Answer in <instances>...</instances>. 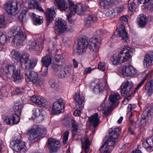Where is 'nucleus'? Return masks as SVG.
I'll use <instances>...</instances> for the list:
<instances>
[{"instance_id":"3","label":"nucleus","mask_w":153,"mask_h":153,"mask_svg":"<svg viewBox=\"0 0 153 153\" xmlns=\"http://www.w3.org/2000/svg\"><path fill=\"white\" fill-rule=\"evenodd\" d=\"M46 129L40 125H34L32 128L28 130L26 133L27 137L31 142L37 141L42 134H47Z\"/></svg>"},{"instance_id":"46","label":"nucleus","mask_w":153,"mask_h":153,"mask_svg":"<svg viewBox=\"0 0 153 153\" xmlns=\"http://www.w3.org/2000/svg\"><path fill=\"white\" fill-rule=\"evenodd\" d=\"M71 123L72 124V131L73 133H76L77 132L78 126L77 125L76 122L74 119H72Z\"/></svg>"},{"instance_id":"7","label":"nucleus","mask_w":153,"mask_h":153,"mask_svg":"<svg viewBox=\"0 0 153 153\" xmlns=\"http://www.w3.org/2000/svg\"><path fill=\"white\" fill-rule=\"evenodd\" d=\"M119 72L123 76L133 77L136 74L137 70L132 66L123 65L119 68Z\"/></svg>"},{"instance_id":"43","label":"nucleus","mask_w":153,"mask_h":153,"mask_svg":"<svg viewBox=\"0 0 153 153\" xmlns=\"http://www.w3.org/2000/svg\"><path fill=\"white\" fill-rule=\"evenodd\" d=\"M40 109L38 108H34L32 110V118L33 119L37 118L39 120V117L40 114Z\"/></svg>"},{"instance_id":"35","label":"nucleus","mask_w":153,"mask_h":153,"mask_svg":"<svg viewBox=\"0 0 153 153\" xmlns=\"http://www.w3.org/2000/svg\"><path fill=\"white\" fill-rule=\"evenodd\" d=\"M111 60L114 65H118L123 63L120 54L117 55L116 54L113 55L111 58Z\"/></svg>"},{"instance_id":"50","label":"nucleus","mask_w":153,"mask_h":153,"mask_svg":"<svg viewBox=\"0 0 153 153\" xmlns=\"http://www.w3.org/2000/svg\"><path fill=\"white\" fill-rule=\"evenodd\" d=\"M40 114L39 117V122H41L43 120L46 116V112L43 109L40 110Z\"/></svg>"},{"instance_id":"59","label":"nucleus","mask_w":153,"mask_h":153,"mask_svg":"<svg viewBox=\"0 0 153 153\" xmlns=\"http://www.w3.org/2000/svg\"><path fill=\"white\" fill-rule=\"evenodd\" d=\"M24 88L19 87L16 88L15 90V91L17 94H21L24 92Z\"/></svg>"},{"instance_id":"24","label":"nucleus","mask_w":153,"mask_h":153,"mask_svg":"<svg viewBox=\"0 0 153 153\" xmlns=\"http://www.w3.org/2000/svg\"><path fill=\"white\" fill-rule=\"evenodd\" d=\"M98 113H96L88 118L90 124L93 125L95 128L97 126L99 123V120L98 118Z\"/></svg>"},{"instance_id":"16","label":"nucleus","mask_w":153,"mask_h":153,"mask_svg":"<svg viewBox=\"0 0 153 153\" xmlns=\"http://www.w3.org/2000/svg\"><path fill=\"white\" fill-rule=\"evenodd\" d=\"M14 1L8 2L5 6V9L7 13L11 15H15L17 13L18 7Z\"/></svg>"},{"instance_id":"4","label":"nucleus","mask_w":153,"mask_h":153,"mask_svg":"<svg viewBox=\"0 0 153 153\" xmlns=\"http://www.w3.org/2000/svg\"><path fill=\"white\" fill-rule=\"evenodd\" d=\"M92 43L89 42V39L88 40V37H85L81 39H79L78 41L77 46L76 48V52L79 55H81L83 53L84 51L88 48L90 50L92 51L96 52L97 51H94L92 49L90 48L92 47L93 48H94L93 46H91Z\"/></svg>"},{"instance_id":"20","label":"nucleus","mask_w":153,"mask_h":153,"mask_svg":"<svg viewBox=\"0 0 153 153\" xmlns=\"http://www.w3.org/2000/svg\"><path fill=\"white\" fill-rule=\"evenodd\" d=\"M54 3L61 11H66L68 9L67 3L65 0H54Z\"/></svg>"},{"instance_id":"56","label":"nucleus","mask_w":153,"mask_h":153,"mask_svg":"<svg viewBox=\"0 0 153 153\" xmlns=\"http://www.w3.org/2000/svg\"><path fill=\"white\" fill-rule=\"evenodd\" d=\"M33 83H34L37 86H41L43 83V80L42 79L37 78L35 80L34 82H33Z\"/></svg>"},{"instance_id":"55","label":"nucleus","mask_w":153,"mask_h":153,"mask_svg":"<svg viewBox=\"0 0 153 153\" xmlns=\"http://www.w3.org/2000/svg\"><path fill=\"white\" fill-rule=\"evenodd\" d=\"M131 0H129L128 2L129 4H130V6H128V9L131 11H133L135 10L136 8L135 4L134 2H130Z\"/></svg>"},{"instance_id":"40","label":"nucleus","mask_w":153,"mask_h":153,"mask_svg":"<svg viewBox=\"0 0 153 153\" xmlns=\"http://www.w3.org/2000/svg\"><path fill=\"white\" fill-rule=\"evenodd\" d=\"M31 17L33 20L34 23H36V25H40L43 22V21L40 19V16H36L33 13H31Z\"/></svg>"},{"instance_id":"41","label":"nucleus","mask_w":153,"mask_h":153,"mask_svg":"<svg viewBox=\"0 0 153 153\" xmlns=\"http://www.w3.org/2000/svg\"><path fill=\"white\" fill-rule=\"evenodd\" d=\"M12 58L16 60L18 62L21 61L20 59L21 53L20 52L16 50H13L12 51Z\"/></svg>"},{"instance_id":"62","label":"nucleus","mask_w":153,"mask_h":153,"mask_svg":"<svg viewBox=\"0 0 153 153\" xmlns=\"http://www.w3.org/2000/svg\"><path fill=\"white\" fill-rule=\"evenodd\" d=\"M93 70L91 67H87L85 68L83 71L84 75L88 74L90 73Z\"/></svg>"},{"instance_id":"36","label":"nucleus","mask_w":153,"mask_h":153,"mask_svg":"<svg viewBox=\"0 0 153 153\" xmlns=\"http://www.w3.org/2000/svg\"><path fill=\"white\" fill-rule=\"evenodd\" d=\"M71 71V68L70 67L67 66L62 70L60 72V75L62 78L67 77L69 76Z\"/></svg>"},{"instance_id":"32","label":"nucleus","mask_w":153,"mask_h":153,"mask_svg":"<svg viewBox=\"0 0 153 153\" xmlns=\"http://www.w3.org/2000/svg\"><path fill=\"white\" fill-rule=\"evenodd\" d=\"M29 7L30 9H36L42 12L44 10L39 3L36 0L30 1L29 2Z\"/></svg>"},{"instance_id":"34","label":"nucleus","mask_w":153,"mask_h":153,"mask_svg":"<svg viewBox=\"0 0 153 153\" xmlns=\"http://www.w3.org/2000/svg\"><path fill=\"white\" fill-rule=\"evenodd\" d=\"M145 90L149 95H151L153 92V80H151L146 82L145 85Z\"/></svg>"},{"instance_id":"39","label":"nucleus","mask_w":153,"mask_h":153,"mask_svg":"<svg viewBox=\"0 0 153 153\" xmlns=\"http://www.w3.org/2000/svg\"><path fill=\"white\" fill-rule=\"evenodd\" d=\"M23 108V106L21 104H17L15 105L13 107L14 114L20 115Z\"/></svg>"},{"instance_id":"29","label":"nucleus","mask_w":153,"mask_h":153,"mask_svg":"<svg viewBox=\"0 0 153 153\" xmlns=\"http://www.w3.org/2000/svg\"><path fill=\"white\" fill-rule=\"evenodd\" d=\"M84 99V97L80 94L76 95L74 98L76 107L79 108L83 107Z\"/></svg>"},{"instance_id":"10","label":"nucleus","mask_w":153,"mask_h":153,"mask_svg":"<svg viewBox=\"0 0 153 153\" xmlns=\"http://www.w3.org/2000/svg\"><path fill=\"white\" fill-rule=\"evenodd\" d=\"M65 101L63 99H59L53 104L52 111L55 114H60L64 111Z\"/></svg>"},{"instance_id":"53","label":"nucleus","mask_w":153,"mask_h":153,"mask_svg":"<svg viewBox=\"0 0 153 153\" xmlns=\"http://www.w3.org/2000/svg\"><path fill=\"white\" fill-rule=\"evenodd\" d=\"M62 64L59 63V64H54L52 66V67L54 71H58L62 67Z\"/></svg>"},{"instance_id":"14","label":"nucleus","mask_w":153,"mask_h":153,"mask_svg":"<svg viewBox=\"0 0 153 153\" xmlns=\"http://www.w3.org/2000/svg\"><path fill=\"white\" fill-rule=\"evenodd\" d=\"M48 146L51 153H56L60 147L59 142L53 138L48 139Z\"/></svg>"},{"instance_id":"52","label":"nucleus","mask_w":153,"mask_h":153,"mask_svg":"<svg viewBox=\"0 0 153 153\" xmlns=\"http://www.w3.org/2000/svg\"><path fill=\"white\" fill-rule=\"evenodd\" d=\"M69 135V132L68 131H66L64 133L63 138V142L64 145L67 143Z\"/></svg>"},{"instance_id":"26","label":"nucleus","mask_w":153,"mask_h":153,"mask_svg":"<svg viewBox=\"0 0 153 153\" xmlns=\"http://www.w3.org/2000/svg\"><path fill=\"white\" fill-rule=\"evenodd\" d=\"M83 6L81 4H79L76 5L72 12H71L70 15H73L75 13L79 15H82L85 12Z\"/></svg>"},{"instance_id":"28","label":"nucleus","mask_w":153,"mask_h":153,"mask_svg":"<svg viewBox=\"0 0 153 153\" xmlns=\"http://www.w3.org/2000/svg\"><path fill=\"white\" fill-rule=\"evenodd\" d=\"M82 143V148H84L85 153L88 152V150L89 148L90 141L88 137L85 136L81 139Z\"/></svg>"},{"instance_id":"64","label":"nucleus","mask_w":153,"mask_h":153,"mask_svg":"<svg viewBox=\"0 0 153 153\" xmlns=\"http://www.w3.org/2000/svg\"><path fill=\"white\" fill-rule=\"evenodd\" d=\"M128 18V16H121L120 18V20L121 22L123 23L127 21Z\"/></svg>"},{"instance_id":"15","label":"nucleus","mask_w":153,"mask_h":153,"mask_svg":"<svg viewBox=\"0 0 153 153\" xmlns=\"http://www.w3.org/2000/svg\"><path fill=\"white\" fill-rule=\"evenodd\" d=\"M30 100L35 103L42 107H45L48 104L47 100L44 97L41 96L34 95L31 97Z\"/></svg>"},{"instance_id":"19","label":"nucleus","mask_w":153,"mask_h":153,"mask_svg":"<svg viewBox=\"0 0 153 153\" xmlns=\"http://www.w3.org/2000/svg\"><path fill=\"white\" fill-rule=\"evenodd\" d=\"M153 62V51L148 52L144 57L143 64L145 67H147L152 65Z\"/></svg>"},{"instance_id":"5","label":"nucleus","mask_w":153,"mask_h":153,"mask_svg":"<svg viewBox=\"0 0 153 153\" xmlns=\"http://www.w3.org/2000/svg\"><path fill=\"white\" fill-rule=\"evenodd\" d=\"M103 35V33L101 30H97L95 35L89 39V42L92 43L91 46H93L94 48L90 47V48L92 49L94 51H97V49L100 47L101 44V37Z\"/></svg>"},{"instance_id":"27","label":"nucleus","mask_w":153,"mask_h":153,"mask_svg":"<svg viewBox=\"0 0 153 153\" xmlns=\"http://www.w3.org/2000/svg\"><path fill=\"white\" fill-rule=\"evenodd\" d=\"M40 43L39 42L38 45H37L36 42L35 40L29 41L28 42L29 47V49L30 50L35 49L36 50H38L39 49L38 48H39L40 47L39 46V45L41 46V47L42 48L43 41L42 39H40Z\"/></svg>"},{"instance_id":"60","label":"nucleus","mask_w":153,"mask_h":153,"mask_svg":"<svg viewBox=\"0 0 153 153\" xmlns=\"http://www.w3.org/2000/svg\"><path fill=\"white\" fill-rule=\"evenodd\" d=\"M136 107V105L135 104H129L128 107L127 114H128V113L130 112L131 111L132 109L135 108Z\"/></svg>"},{"instance_id":"61","label":"nucleus","mask_w":153,"mask_h":153,"mask_svg":"<svg viewBox=\"0 0 153 153\" xmlns=\"http://www.w3.org/2000/svg\"><path fill=\"white\" fill-rule=\"evenodd\" d=\"M124 5H120L118 7H117L116 9L117 13H119L122 12L124 10Z\"/></svg>"},{"instance_id":"22","label":"nucleus","mask_w":153,"mask_h":153,"mask_svg":"<svg viewBox=\"0 0 153 153\" xmlns=\"http://www.w3.org/2000/svg\"><path fill=\"white\" fill-rule=\"evenodd\" d=\"M25 78L27 82H34L38 78L37 74L34 71H25Z\"/></svg>"},{"instance_id":"47","label":"nucleus","mask_w":153,"mask_h":153,"mask_svg":"<svg viewBox=\"0 0 153 153\" xmlns=\"http://www.w3.org/2000/svg\"><path fill=\"white\" fill-rule=\"evenodd\" d=\"M29 56V54L27 53H25L21 55L20 56V59L21 60V61H19L21 64H23V63L27 60L28 59V57Z\"/></svg>"},{"instance_id":"48","label":"nucleus","mask_w":153,"mask_h":153,"mask_svg":"<svg viewBox=\"0 0 153 153\" xmlns=\"http://www.w3.org/2000/svg\"><path fill=\"white\" fill-rule=\"evenodd\" d=\"M68 1L69 4V8L68 9V12L70 15V12L71 13L72 12V11H73V9H74L76 5H74L73 2L71 0H68Z\"/></svg>"},{"instance_id":"25","label":"nucleus","mask_w":153,"mask_h":153,"mask_svg":"<svg viewBox=\"0 0 153 153\" xmlns=\"http://www.w3.org/2000/svg\"><path fill=\"white\" fill-rule=\"evenodd\" d=\"M142 142V146L145 148L151 149L153 148V134L151 137L148 138L146 140H143Z\"/></svg>"},{"instance_id":"45","label":"nucleus","mask_w":153,"mask_h":153,"mask_svg":"<svg viewBox=\"0 0 153 153\" xmlns=\"http://www.w3.org/2000/svg\"><path fill=\"white\" fill-rule=\"evenodd\" d=\"M113 0H100V4L102 7H105L113 2Z\"/></svg>"},{"instance_id":"63","label":"nucleus","mask_w":153,"mask_h":153,"mask_svg":"<svg viewBox=\"0 0 153 153\" xmlns=\"http://www.w3.org/2000/svg\"><path fill=\"white\" fill-rule=\"evenodd\" d=\"M145 80V79H143L137 85V86L135 88V90H138L140 87L142 86Z\"/></svg>"},{"instance_id":"37","label":"nucleus","mask_w":153,"mask_h":153,"mask_svg":"<svg viewBox=\"0 0 153 153\" xmlns=\"http://www.w3.org/2000/svg\"><path fill=\"white\" fill-rule=\"evenodd\" d=\"M96 21L97 18L96 16L92 15H89L86 17L85 22V24L86 25L88 26L96 22Z\"/></svg>"},{"instance_id":"38","label":"nucleus","mask_w":153,"mask_h":153,"mask_svg":"<svg viewBox=\"0 0 153 153\" xmlns=\"http://www.w3.org/2000/svg\"><path fill=\"white\" fill-rule=\"evenodd\" d=\"M24 63L25 68V71L34 68L36 65V62L29 59L26 60Z\"/></svg>"},{"instance_id":"57","label":"nucleus","mask_w":153,"mask_h":153,"mask_svg":"<svg viewBox=\"0 0 153 153\" xmlns=\"http://www.w3.org/2000/svg\"><path fill=\"white\" fill-rule=\"evenodd\" d=\"M138 1L139 3L143 4L148 3L150 1V3L151 4L153 3L152 4L153 6L151 7V8L153 10V0H138Z\"/></svg>"},{"instance_id":"23","label":"nucleus","mask_w":153,"mask_h":153,"mask_svg":"<svg viewBox=\"0 0 153 153\" xmlns=\"http://www.w3.org/2000/svg\"><path fill=\"white\" fill-rule=\"evenodd\" d=\"M46 18L49 23L52 22L55 18L56 13L53 7L48 8L46 11Z\"/></svg>"},{"instance_id":"2","label":"nucleus","mask_w":153,"mask_h":153,"mask_svg":"<svg viewBox=\"0 0 153 153\" xmlns=\"http://www.w3.org/2000/svg\"><path fill=\"white\" fill-rule=\"evenodd\" d=\"M11 32L13 34V42L16 44L17 46L22 45L27 39V35L25 31L19 26H15L11 29Z\"/></svg>"},{"instance_id":"18","label":"nucleus","mask_w":153,"mask_h":153,"mask_svg":"<svg viewBox=\"0 0 153 153\" xmlns=\"http://www.w3.org/2000/svg\"><path fill=\"white\" fill-rule=\"evenodd\" d=\"M66 22L61 18L56 19L55 22V26L58 29L59 34L64 33L66 30Z\"/></svg>"},{"instance_id":"1","label":"nucleus","mask_w":153,"mask_h":153,"mask_svg":"<svg viewBox=\"0 0 153 153\" xmlns=\"http://www.w3.org/2000/svg\"><path fill=\"white\" fill-rule=\"evenodd\" d=\"M10 71H13L12 77L13 80L17 83H21L23 78L22 76L20 74V69L18 68L16 69V67L11 65H7L1 71V72L3 74L2 76L3 79L8 80V79H10V77L11 76L10 73Z\"/></svg>"},{"instance_id":"30","label":"nucleus","mask_w":153,"mask_h":153,"mask_svg":"<svg viewBox=\"0 0 153 153\" xmlns=\"http://www.w3.org/2000/svg\"><path fill=\"white\" fill-rule=\"evenodd\" d=\"M92 91L94 93L97 94L103 92L105 91L103 84L101 82L96 84L93 87Z\"/></svg>"},{"instance_id":"49","label":"nucleus","mask_w":153,"mask_h":153,"mask_svg":"<svg viewBox=\"0 0 153 153\" xmlns=\"http://www.w3.org/2000/svg\"><path fill=\"white\" fill-rule=\"evenodd\" d=\"M49 84L51 88L54 90H57L58 88V85L56 83L54 80H51L49 82Z\"/></svg>"},{"instance_id":"31","label":"nucleus","mask_w":153,"mask_h":153,"mask_svg":"<svg viewBox=\"0 0 153 153\" xmlns=\"http://www.w3.org/2000/svg\"><path fill=\"white\" fill-rule=\"evenodd\" d=\"M41 62L43 66L48 68L52 62V58L49 56H46L42 58Z\"/></svg>"},{"instance_id":"13","label":"nucleus","mask_w":153,"mask_h":153,"mask_svg":"<svg viewBox=\"0 0 153 153\" xmlns=\"http://www.w3.org/2000/svg\"><path fill=\"white\" fill-rule=\"evenodd\" d=\"M131 49L129 47L125 46L120 51L119 54L123 63L128 61L131 58Z\"/></svg>"},{"instance_id":"42","label":"nucleus","mask_w":153,"mask_h":153,"mask_svg":"<svg viewBox=\"0 0 153 153\" xmlns=\"http://www.w3.org/2000/svg\"><path fill=\"white\" fill-rule=\"evenodd\" d=\"M105 14L106 16L110 17H113L117 15V13L115 12L114 9L112 8L107 10L105 12Z\"/></svg>"},{"instance_id":"58","label":"nucleus","mask_w":153,"mask_h":153,"mask_svg":"<svg viewBox=\"0 0 153 153\" xmlns=\"http://www.w3.org/2000/svg\"><path fill=\"white\" fill-rule=\"evenodd\" d=\"M98 68L101 71H104L105 70L104 63L100 62L98 64Z\"/></svg>"},{"instance_id":"11","label":"nucleus","mask_w":153,"mask_h":153,"mask_svg":"<svg viewBox=\"0 0 153 153\" xmlns=\"http://www.w3.org/2000/svg\"><path fill=\"white\" fill-rule=\"evenodd\" d=\"M116 30L118 32L117 35L121 38V40L123 42H127L128 38L125 26L122 24L117 25Z\"/></svg>"},{"instance_id":"44","label":"nucleus","mask_w":153,"mask_h":153,"mask_svg":"<svg viewBox=\"0 0 153 153\" xmlns=\"http://www.w3.org/2000/svg\"><path fill=\"white\" fill-rule=\"evenodd\" d=\"M20 115L13 114L12 115L11 119L12 120V124H17L19 123L20 120L19 116Z\"/></svg>"},{"instance_id":"54","label":"nucleus","mask_w":153,"mask_h":153,"mask_svg":"<svg viewBox=\"0 0 153 153\" xmlns=\"http://www.w3.org/2000/svg\"><path fill=\"white\" fill-rule=\"evenodd\" d=\"M63 58V57L60 55L58 54L55 56V59L59 63H60L63 64V62H64Z\"/></svg>"},{"instance_id":"33","label":"nucleus","mask_w":153,"mask_h":153,"mask_svg":"<svg viewBox=\"0 0 153 153\" xmlns=\"http://www.w3.org/2000/svg\"><path fill=\"white\" fill-rule=\"evenodd\" d=\"M137 22L140 27H144L147 23L146 16L143 14L139 15L137 18Z\"/></svg>"},{"instance_id":"51","label":"nucleus","mask_w":153,"mask_h":153,"mask_svg":"<svg viewBox=\"0 0 153 153\" xmlns=\"http://www.w3.org/2000/svg\"><path fill=\"white\" fill-rule=\"evenodd\" d=\"M6 26L4 17L3 15H0V28H4Z\"/></svg>"},{"instance_id":"9","label":"nucleus","mask_w":153,"mask_h":153,"mask_svg":"<svg viewBox=\"0 0 153 153\" xmlns=\"http://www.w3.org/2000/svg\"><path fill=\"white\" fill-rule=\"evenodd\" d=\"M153 115V107H148L146 108L139 120L138 125L140 127H143L146 125L147 116Z\"/></svg>"},{"instance_id":"8","label":"nucleus","mask_w":153,"mask_h":153,"mask_svg":"<svg viewBox=\"0 0 153 153\" xmlns=\"http://www.w3.org/2000/svg\"><path fill=\"white\" fill-rule=\"evenodd\" d=\"M10 146L13 150L17 152H24L26 149L25 142L17 138H15L11 142Z\"/></svg>"},{"instance_id":"17","label":"nucleus","mask_w":153,"mask_h":153,"mask_svg":"<svg viewBox=\"0 0 153 153\" xmlns=\"http://www.w3.org/2000/svg\"><path fill=\"white\" fill-rule=\"evenodd\" d=\"M115 145V143L106 140L100 149L101 153H109V150L113 149Z\"/></svg>"},{"instance_id":"12","label":"nucleus","mask_w":153,"mask_h":153,"mask_svg":"<svg viewBox=\"0 0 153 153\" xmlns=\"http://www.w3.org/2000/svg\"><path fill=\"white\" fill-rule=\"evenodd\" d=\"M110 135L106 139L110 142L115 143L121 131L118 127H112L109 129Z\"/></svg>"},{"instance_id":"21","label":"nucleus","mask_w":153,"mask_h":153,"mask_svg":"<svg viewBox=\"0 0 153 153\" xmlns=\"http://www.w3.org/2000/svg\"><path fill=\"white\" fill-rule=\"evenodd\" d=\"M123 85L121 94L122 96H124L129 94L133 86L131 82L128 80L125 82Z\"/></svg>"},{"instance_id":"6","label":"nucleus","mask_w":153,"mask_h":153,"mask_svg":"<svg viewBox=\"0 0 153 153\" xmlns=\"http://www.w3.org/2000/svg\"><path fill=\"white\" fill-rule=\"evenodd\" d=\"M120 98L119 94L116 93L111 94L109 97V100L110 101L109 105L108 106L105 105L103 108V113L106 115H108L110 114V109L111 106L114 105V104L117 103L118 101Z\"/></svg>"}]
</instances>
